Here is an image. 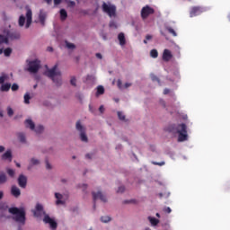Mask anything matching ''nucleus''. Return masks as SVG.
<instances>
[{"label":"nucleus","mask_w":230,"mask_h":230,"mask_svg":"<svg viewBox=\"0 0 230 230\" xmlns=\"http://www.w3.org/2000/svg\"><path fill=\"white\" fill-rule=\"evenodd\" d=\"M167 130L168 132H172V134H178L179 143L188 141V126H186V124H172L167 128Z\"/></svg>","instance_id":"f257e3e1"},{"label":"nucleus","mask_w":230,"mask_h":230,"mask_svg":"<svg viewBox=\"0 0 230 230\" xmlns=\"http://www.w3.org/2000/svg\"><path fill=\"white\" fill-rule=\"evenodd\" d=\"M58 67V65H55L52 68L47 70L45 75L51 78L56 85H60L62 84V74L57 70Z\"/></svg>","instance_id":"f03ea898"},{"label":"nucleus","mask_w":230,"mask_h":230,"mask_svg":"<svg viewBox=\"0 0 230 230\" xmlns=\"http://www.w3.org/2000/svg\"><path fill=\"white\" fill-rule=\"evenodd\" d=\"M9 213H11V215H15L13 217L15 222H19L20 224L26 223V212L24 211V208H17L15 207L10 208Z\"/></svg>","instance_id":"7ed1b4c3"},{"label":"nucleus","mask_w":230,"mask_h":230,"mask_svg":"<svg viewBox=\"0 0 230 230\" xmlns=\"http://www.w3.org/2000/svg\"><path fill=\"white\" fill-rule=\"evenodd\" d=\"M42 215H45V217L43 218V222L45 224H49L50 229L57 230V227H58V225L57 224V222L55 220H53V218H50L49 215H46V212L44 210H42V211L34 210L33 211V216L36 217L37 218H39V217H40Z\"/></svg>","instance_id":"20e7f679"},{"label":"nucleus","mask_w":230,"mask_h":230,"mask_svg":"<svg viewBox=\"0 0 230 230\" xmlns=\"http://www.w3.org/2000/svg\"><path fill=\"white\" fill-rule=\"evenodd\" d=\"M102 10L103 13H106L110 17H115L116 16V5L111 4V3H102Z\"/></svg>","instance_id":"39448f33"},{"label":"nucleus","mask_w":230,"mask_h":230,"mask_svg":"<svg viewBox=\"0 0 230 230\" xmlns=\"http://www.w3.org/2000/svg\"><path fill=\"white\" fill-rule=\"evenodd\" d=\"M25 127L27 128H31V130H34L36 134H41V132L44 131V126L40 125L35 128V123H33V120L28 119L25 120Z\"/></svg>","instance_id":"423d86ee"},{"label":"nucleus","mask_w":230,"mask_h":230,"mask_svg":"<svg viewBox=\"0 0 230 230\" xmlns=\"http://www.w3.org/2000/svg\"><path fill=\"white\" fill-rule=\"evenodd\" d=\"M28 66L29 73H39V69H40V61L38 59L29 61Z\"/></svg>","instance_id":"0eeeda50"},{"label":"nucleus","mask_w":230,"mask_h":230,"mask_svg":"<svg viewBox=\"0 0 230 230\" xmlns=\"http://www.w3.org/2000/svg\"><path fill=\"white\" fill-rule=\"evenodd\" d=\"M75 127H76V130H78L80 132V139H81V141H83L84 143H87V141L89 139L87 138V135H85V128L82 126L80 121L76 122Z\"/></svg>","instance_id":"6e6552de"},{"label":"nucleus","mask_w":230,"mask_h":230,"mask_svg":"<svg viewBox=\"0 0 230 230\" xmlns=\"http://www.w3.org/2000/svg\"><path fill=\"white\" fill-rule=\"evenodd\" d=\"M92 195H93V209H96V199H100V200H102V202H107V198L105 197V195H103L102 193V191H98L97 193L93 191Z\"/></svg>","instance_id":"1a4fd4ad"},{"label":"nucleus","mask_w":230,"mask_h":230,"mask_svg":"<svg viewBox=\"0 0 230 230\" xmlns=\"http://www.w3.org/2000/svg\"><path fill=\"white\" fill-rule=\"evenodd\" d=\"M203 12H206V9L202 6H192L190 11V17H197V15H200V13H203Z\"/></svg>","instance_id":"9d476101"},{"label":"nucleus","mask_w":230,"mask_h":230,"mask_svg":"<svg viewBox=\"0 0 230 230\" xmlns=\"http://www.w3.org/2000/svg\"><path fill=\"white\" fill-rule=\"evenodd\" d=\"M155 12V11L154 10V8H152L148 5H146L141 10V17H142V19H146V18H148V15L154 14Z\"/></svg>","instance_id":"9b49d317"},{"label":"nucleus","mask_w":230,"mask_h":230,"mask_svg":"<svg viewBox=\"0 0 230 230\" xmlns=\"http://www.w3.org/2000/svg\"><path fill=\"white\" fill-rule=\"evenodd\" d=\"M162 58L164 62H170L171 58H173V55L170 49H165L163 52Z\"/></svg>","instance_id":"f8f14e48"},{"label":"nucleus","mask_w":230,"mask_h":230,"mask_svg":"<svg viewBox=\"0 0 230 230\" xmlns=\"http://www.w3.org/2000/svg\"><path fill=\"white\" fill-rule=\"evenodd\" d=\"M7 37L9 40H18V39H21V33L18 31H7Z\"/></svg>","instance_id":"ddd939ff"},{"label":"nucleus","mask_w":230,"mask_h":230,"mask_svg":"<svg viewBox=\"0 0 230 230\" xmlns=\"http://www.w3.org/2000/svg\"><path fill=\"white\" fill-rule=\"evenodd\" d=\"M26 24H25V28L28 30V28H30V26H31V22H32V13H31V9H27V13H26Z\"/></svg>","instance_id":"4468645a"},{"label":"nucleus","mask_w":230,"mask_h":230,"mask_svg":"<svg viewBox=\"0 0 230 230\" xmlns=\"http://www.w3.org/2000/svg\"><path fill=\"white\" fill-rule=\"evenodd\" d=\"M18 184L20 188H26V184H28V178L23 174H20L18 177Z\"/></svg>","instance_id":"2eb2a0df"},{"label":"nucleus","mask_w":230,"mask_h":230,"mask_svg":"<svg viewBox=\"0 0 230 230\" xmlns=\"http://www.w3.org/2000/svg\"><path fill=\"white\" fill-rule=\"evenodd\" d=\"M11 193L13 197H15L16 199L21 197V189L17 186L13 185L11 188Z\"/></svg>","instance_id":"dca6fc26"},{"label":"nucleus","mask_w":230,"mask_h":230,"mask_svg":"<svg viewBox=\"0 0 230 230\" xmlns=\"http://www.w3.org/2000/svg\"><path fill=\"white\" fill-rule=\"evenodd\" d=\"M3 161H9V163H12V151L7 150L4 155H2Z\"/></svg>","instance_id":"f3484780"},{"label":"nucleus","mask_w":230,"mask_h":230,"mask_svg":"<svg viewBox=\"0 0 230 230\" xmlns=\"http://www.w3.org/2000/svg\"><path fill=\"white\" fill-rule=\"evenodd\" d=\"M118 39L120 46H125L127 44V40L125 39V33L123 32L119 33Z\"/></svg>","instance_id":"a211bd4d"},{"label":"nucleus","mask_w":230,"mask_h":230,"mask_svg":"<svg viewBox=\"0 0 230 230\" xmlns=\"http://www.w3.org/2000/svg\"><path fill=\"white\" fill-rule=\"evenodd\" d=\"M11 87H12V84L10 83L3 84L0 87V91H2V93H8Z\"/></svg>","instance_id":"6ab92c4d"},{"label":"nucleus","mask_w":230,"mask_h":230,"mask_svg":"<svg viewBox=\"0 0 230 230\" xmlns=\"http://www.w3.org/2000/svg\"><path fill=\"white\" fill-rule=\"evenodd\" d=\"M8 33L5 34H0V44H8Z\"/></svg>","instance_id":"aec40b11"},{"label":"nucleus","mask_w":230,"mask_h":230,"mask_svg":"<svg viewBox=\"0 0 230 230\" xmlns=\"http://www.w3.org/2000/svg\"><path fill=\"white\" fill-rule=\"evenodd\" d=\"M55 198L57 199V201H56L57 206L60 204H64V200H62V194L56 192Z\"/></svg>","instance_id":"412c9836"},{"label":"nucleus","mask_w":230,"mask_h":230,"mask_svg":"<svg viewBox=\"0 0 230 230\" xmlns=\"http://www.w3.org/2000/svg\"><path fill=\"white\" fill-rule=\"evenodd\" d=\"M39 19L41 24H44V22H46V13L44 11L42 10L40 11Z\"/></svg>","instance_id":"4be33fe9"},{"label":"nucleus","mask_w":230,"mask_h":230,"mask_svg":"<svg viewBox=\"0 0 230 230\" xmlns=\"http://www.w3.org/2000/svg\"><path fill=\"white\" fill-rule=\"evenodd\" d=\"M59 13L61 21H66L67 19V11H66V9H61Z\"/></svg>","instance_id":"5701e85b"},{"label":"nucleus","mask_w":230,"mask_h":230,"mask_svg":"<svg viewBox=\"0 0 230 230\" xmlns=\"http://www.w3.org/2000/svg\"><path fill=\"white\" fill-rule=\"evenodd\" d=\"M25 22H26V17H24V15L22 14L18 20V24L21 28H22V26H24Z\"/></svg>","instance_id":"b1692460"},{"label":"nucleus","mask_w":230,"mask_h":230,"mask_svg":"<svg viewBox=\"0 0 230 230\" xmlns=\"http://www.w3.org/2000/svg\"><path fill=\"white\" fill-rule=\"evenodd\" d=\"M104 93H105V88H103L102 85H99L97 87L96 96H100V95L104 94Z\"/></svg>","instance_id":"393cba45"},{"label":"nucleus","mask_w":230,"mask_h":230,"mask_svg":"<svg viewBox=\"0 0 230 230\" xmlns=\"http://www.w3.org/2000/svg\"><path fill=\"white\" fill-rule=\"evenodd\" d=\"M148 220H149L150 224H152L153 226H157V224H159V219H157L155 217H149Z\"/></svg>","instance_id":"a878e982"},{"label":"nucleus","mask_w":230,"mask_h":230,"mask_svg":"<svg viewBox=\"0 0 230 230\" xmlns=\"http://www.w3.org/2000/svg\"><path fill=\"white\" fill-rule=\"evenodd\" d=\"M6 80H8V75L3 73L2 75L0 76V84L2 85L3 84H4Z\"/></svg>","instance_id":"bb28decb"},{"label":"nucleus","mask_w":230,"mask_h":230,"mask_svg":"<svg viewBox=\"0 0 230 230\" xmlns=\"http://www.w3.org/2000/svg\"><path fill=\"white\" fill-rule=\"evenodd\" d=\"M150 56L152 58H157L159 57V52H157V49H152L150 51Z\"/></svg>","instance_id":"cd10ccee"},{"label":"nucleus","mask_w":230,"mask_h":230,"mask_svg":"<svg viewBox=\"0 0 230 230\" xmlns=\"http://www.w3.org/2000/svg\"><path fill=\"white\" fill-rule=\"evenodd\" d=\"M18 139L21 143H26V136L23 133H18Z\"/></svg>","instance_id":"c85d7f7f"},{"label":"nucleus","mask_w":230,"mask_h":230,"mask_svg":"<svg viewBox=\"0 0 230 230\" xmlns=\"http://www.w3.org/2000/svg\"><path fill=\"white\" fill-rule=\"evenodd\" d=\"M166 30L169 33H171V35H172V37H177V32L175 31V30H173V28L166 27Z\"/></svg>","instance_id":"c756f323"},{"label":"nucleus","mask_w":230,"mask_h":230,"mask_svg":"<svg viewBox=\"0 0 230 230\" xmlns=\"http://www.w3.org/2000/svg\"><path fill=\"white\" fill-rule=\"evenodd\" d=\"M6 181H7L6 174L1 173L0 174V184H4V182H6Z\"/></svg>","instance_id":"7c9ffc66"},{"label":"nucleus","mask_w":230,"mask_h":230,"mask_svg":"<svg viewBox=\"0 0 230 230\" xmlns=\"http://www.w3.org/2000/svg\"><path fill=\"white\" fill-rule=\"evenodd\" d=\"M101 221L103 222L104 224H107V222H111V217H109V216H102L101 217Z\"/></svg>","instance_id":"2f4dec72"},{"label":"nucleus","mask_w":230,"mask_h":230,"mask_svg":"<svg viewBox=\"0 0 230 230\" xmlns=\"http://www.w3.org/2000/svg\"><path fill=\"white\" fill-rule=\"evenodd\" d=\"M4 57H10L12 55V49L7 48L4 50Z\"/></svg>","instance_id":"473e14b6"},{"label":"nucleus","mask_w":230,"mask_h":230,"mask_svg":"<svg viewBox=\"0 0 230 230\" xmlns=\"http://www.w3.org/2000/svg\"><path fill=\"white\" fill-rule=\"evenodd\" d=\"M30 100H31L30 93H25L24 94V103H26L28 105L30 103Z\"/></svg>","instance_id":"72a5a7b5"},{"label":"nucleus","mask_w":230,"mask_h":230,"mask_svg":"<svg viewBox=\"0 0 230 230\" xmlns=\"http://www.w3.org/2000/svg\"><path fill=\"white\" fill-rule=\"evenodd\" d=\"M150 78L153 82H158V84H161V80H159V78L155 75L151 74Z\"/></svg>","instance_id":"f704fd0d"},{"label":"nucleus","mask_w":230,"mask_h":230,"mask_svg":"<svg viewBox=\"0 0 230 230\" xmlns=\"http://www.w3.org/2000/svg\"><path fill=\"white\" fill-rule=\"evenodd\" d=\"M117 114H118V118H119V119H120V121H125V115L123 114V112L118 111Z\"/></svg>","instance_id":"c9c22d12"},{"label":"nucleus","mask_w":230,"mask_h":230,"mask_svg":"<svg viewBox=\"0 0 230 230\" xmlns=\"http://www.w3.org/2000/svg\"><path fill=\"white\" fill-rule=\"evenodd\" d=\"M7 173L9 177H15V171L13 169H7Z\"/></svg>","instance_id":"e433bc0d"},{"label":"nucleus","mask_w":230,"mask_h":230,"mask_svg":"<svg viewBox=\"0 0 230 230\" xmlns=\"http://www.w3.org/2000/svg\"><path fill=\"white\" fill-rule=\"evenodd\" d=\"M34 211H44V207L41 204H37Z\"/></svg>","instance_id":"4c0bfd02"},{"label":"nucleus","mask_w":230,"mask_h":230,"mask_svg":"<svg viewBox=\"0 0 230 230\" xmlns=\"http://www.w3.org/2000/svg\"><path fill=\"white\" fill-rule=\"evenodd\" d=\"M70 84L71 85H74V87H76V77H71Z\"/></svg>","instance_id":"58836bf2"},{"label":"nucleus","mask_w":230,"mask_h":230,"mask_svg":"<svg viewBox=\"0 0 230 230\" xmlns=\"http://www.w3.org/2000/svg\"><path fill=\"white\" fill-rule=\"evenodd\" d=\"M40 161L39 160H37V159H35V158H32L31 160V164H32V165H37V164H40Z\"/></svg>","instance_id":"ea45409f"},{"label":"nucleus","mask_w":230,"mask_h":230,"mask_svg":"<svg viewBox=\"0 0 230 230\" xmlns=\"http://www.w3.org/2000/svg\"><path fill=\"white\" fill-rule=\"evenodd\" d=\"M152 164H155V166H164L165 163L164 162H152Z\"/></svg>","instance_id":"a19ab883"},{"label":"nucleus","mask_w":230,"mask_h":230,"mask_svg":"<svg viewBox=\"0 0 230 230\" xmlns=\"http://www.w3.org/2000/svg\"><path fill=\"white\" fill-rule=\"evenodd\" d=\"M12 91H19V84H13L11 86Z\"/></svg>","instance_id":"79ce46f5"},{"label":"nucleus","mask_w":230,"mask_h":230,"mask_svg":"<svg viewBox=\"0 0 230 230\" xmlns=\"http://www.w3.org/2000/svg\"><path fill=\"white\" fill-rule=\"evenodd\" d=\"M66 48L68 49H75V46L73 43L66 42Z\"/></svg>","instance_id":"37998d69"},{"label":"nucleus","mask_w":230,"mask_h":230,"mask_svg":"<svg viewBox=\"0 0 230 230\" xmlns=\"http://www.w3.org/2000/svg\"><path fill=\"white\" fill-rule=\"evenodd\" d=\"M7 114L10 117L13 116V110L11 107L7 108Z\"/></svg>","instance_id":"c03bdc74"},{"label":"nucleus","mask_w":230,"mask_h":230,"mask_svg":"<svg viewBox=\"0 0 230 230\" xmlns=\"http://www.w3.org/2000/svg\"><path fill=\"white\" fill-rule=\"evenodd\" d=\"M117 85H118L119 89H123V83L121 82V79H119L117 81Z\"/></svg>","instance_id":"a18cd8bd"},{"label":"nucleus","mask_w":230,"mask_h":230,"mask_svg":"<svg viewBox=\"0 0 230 230\" xmlns=\"http://www.w3.org/2000/svg\"><path fill=\"white\" fill-rule=\"evenodd\" d=\"M123 191H125V187L124 186H120L119 187L117 193H123Z\"/></svg>","instance_id":"49530a36"},{"label":"nucleus","mask_w":230,"mask_h":230,"mask_svg":"<svg viewBox=\"0 0 230 230\" xmlns=\"http://www.w3.org/2000/svg\"><path fill=\"white\" fill-rule=\"evenodd\" d=\"M164 213H172V208H170V207H165L164 208Z\"/></svg>","instance_id":"de8ad7c7"},{"label":"nucleus","mask_w":230,"mask_h":230,"mask_svg":"<svg viewBox=\"0 0 230 230\" xmlns=\"http://www.w3.org/2000/svg\"><path fill=\"white\" fill-rule=\"evenodd\" d=\"M46 168L47 170H51V164H49V162L46 160Z\"/></svg>","instance_id":"09e8293b"},{"label":"nucleus","mask_w":230,"mask_h":230,"mask_svg":"<svg viewBox=\"0 0 230 230\" xmlns=\"http://www.w3.org/2000/svg\"><path fill=\"white\" fill-rule=\"evenodd\" d=\"M99 111L103 114V112H105V108L103 107V105H101L99 108Z\"/></svg>","instance_id":"8fccbe9b"},{"label":"nucleus","mask_w":230,"mask_h":230,"mask_svg":"<svg viewBox=\"0 0 230 230\" xmlns=\"http://www.w3.org/2000/svg\"><path fill=\"white\" fill-rule=\"evenodd\" d=\"M62 3V0H54V4L57 6Z\"/></svg>","instance_id":"3c124183"},{"label":"nucleus","mask_w":230,"mask_h":230,"mask_svg":"<svg viewBox=\"0 0 230 230\" xmlns=\"http://www.w3.org/2000/svg\"><path fill=\"white\" fill-rule=\"evenodd\" d=\"M132 85V84H130V83H126L125 84H124V87H125V89H128V87H130Z\"/></svg>","instance_id":"603ef678"},{"label":"nucleus","mask_w":230,"mask_h":230,"mask_svg":"<svg viewBox=\"0 0 230 230\" xmlns=\"http://www.w3.org/2000/svg\"><path fill=\"white\" fill-rule=\"evenodd\" d=\"M164 94H170V89L165 88V89L164 90Z\"/></svg>","instance_id":"864d4df0"},{"label":"nucleus","mask_w":230,"mask_h":230,"mask_svg":"<svg viewBox=\"0 0 230 230\" xmlns=\"http://www.w3.org/2000/svg\"><path fill=\"white\" fill-rule=\"evenodd\" d=\"M152 35H150V34H147L146 36V39L147 40H152Z\"/></svg>","instance_id":"5fc2aeb1"},{"label":"nucleus","mask_w":230,"mask_h":230,"mask_svg":"<svg viewBox=\"0 0 230 230\" xmlns=\"http://www.w3.org/2000/svg\"><path fill=\"white\" fill-rule=\"evenodd\" d=\"M82 188H83V191H85V190H87V184H83Z\"/></svg>","instance_id":"6e6d98bb"},{"label":"nucleus","mask_w":230,"mask_h":230,"mask_svg":"<svg viewBox=\"0 0 230 230\" xmlns=\"http://www.w3.org/2000/svg\"><path fill=\"white\" fill-rule=\"evenodd\" d=\"M4 151V146H0V154H3Z\"/></svg>","instance_id":"4d7b16f0"},{"label":"nucleus","mask_w":230,"mask_h":230,"mask_svg":"<svg viewBox=\"0 0 230 230\" xmlns=\"http://www.w3.org/2000/svg\"><path fill=\"white\" fill-rule=\"evenodd\" d=\"M98 58H100V59H102V54H100V53H96V55H95Z\"/></svg>","instance_id":"13d9d810"},{"label":"nucleus","mask_w":230,"mask_h":230,"mask_svg":"<svg viewBox=\"0 0 230 230\" xmlns=\"http://www.w3.org/2000/svg\"><path fill=\"white\" fill-rule=\"evenodd\" d=\"M47 51H49V52L53 51V47H48Z\"/></svg>","instance_id":"bf43d9fd"},{"label":"nucleus","mask_w":230,"mask_h":230,"mask_svg":"<svg viewBox=\"0 0 230 230\" xmlns=\"http://www.w3.org/2000/svg\"><path fill=\"white\" fill-rule=\"evenodd\" d=\"M85 157L86 159H91V154H86Z\"/></svg>","instance_id":"052dcab7"},{"label":"nucleus","mask_w":230,"mask_h":230,"mask_svg":"<svg viewBox=\"0 0 230 230\" xmlns=\"http://www.w3.org/2000/svg\"><path fill=\"white\" fill-rule=\"evenodd\" d=\"M3 196H4L3 191H0V200H1V199H3Z\"/></svg>","instance_id":"680f3d73"},{"label":"nucleus","mask_w":230,"mask_h":230,"mask_svg":"<svg viewBox=\"0 0 230 230\" xmlns=\"http://www.w3.org/2000/svg\"><path fill=\"white\" fill-rule=\"evenodd\" d=\"M155 216L157 217V218H161V214L156 213Z\"/></svg>","instance_id":"e2e57ef3"},{"label":"nucleus","mask_w":230,"mask_h":230,"mask_svg":"<svg viewBox=\"0 0 230 230\" xmlns=\"http://www.w3.org/2000/svg\"><path fill=\"white\" fill-rule=\"evenodd\" d=\"M48 4H51V0H45Z\"/></svg>","instance_id":"0e129e2a"},{"label":"nucleus","mask_w":230,"mask_h":230,"mask_svg":"<svg viewBox=\"0 0 230 230\" xmlns=\"http://www.w3.org/2000/svg\"><path fill=\"white\" fill-rule=\"evenodd\" d=\"M147 40H148L147 39L144 40V44H148Z\"/></svg>","instance_id":"69168bd1"},{"label":"nucleus","mask_w":230,"mask_h":230,"mask_svg":"<svg viewBox=\"0 0 230 230\" xmlns=\"http://www.w3.org/2000/svg\"><path fill=\"white\" fill-rule=\"evenodd\" d=\"M158 197H160V199H163V193H159Z\"/></svg>","instance_id":"338daca9"},{"label":"nucleus","mask_w":230,"mask_h":230,"mask_svg":"<svg viewBox=\"0 0 230 230\" xmlns=\"http://www.w3.org/2000/svg\"><path fill=\"white\" fill-rule=\"evenodd\" d=\"M17 168H21V164H16Z\"/></svg>","instance_id":"774afa93"}]
</instances>
